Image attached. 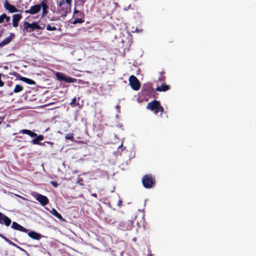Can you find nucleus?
<instances>
[{
	"label": "nucleus",
	"instance_id": "nucleus-1",
	"mask_svg": "<svg viewBox=\"0 0 256 256\" xmlns=\"http://www.w3.org/2000/svg\"><path fill=\"white\" fill-rule=\"evenodd\" d=\"M72 1H60L58 6V12L61 16H66L71 10Z\"/></svg>",
	"mask_w": 256,
	"mask_h": 256
},
{
	"label": "nucleus",
	"instance_id": "nucleus-2",
	"mask_svg": "<svg viewBox=\"0 0 256 256\" xmlns=\"http://www.w3.org/2000/svg\"><path fill=\"white\" fill-rule=\"evenodd\" d=\"M20 133H22L23 134H26L34 138L36 137V138H34L30 142L32 144H38V142H40V140H42L44 139V136L42 134H40L38 136L37 134L26 129H24L20 131Z\"/></svg>",
	"mask_w": 256,
	"mask_h": 256
},
{
	"label": "nucleus",
	"instance_id": "nucleus-3",
	"mask_svg": "<svg viewBox=\"0 0 256 256\" xmlns=\"http://www.w3.org/2000/svg\"><path fill=\"white\" fill-rule=\"evenodd\" d=\"M24 30H26L27 32H30L34 30L38 29L42 30L44 28L45 25L43 24V27L41 28V26L38 25L36 22H32V24L29 23L28 22H24Z\"/></svg>",
	"mask_w": 256,
	"mask_h": 256
},
{
	"label": "nucleus",
	"instance_id": "nucleus-4",
	"mask_svg": "<svg viewBox=\"0 0 256 256\" xmlns=\"http://www.w3.org/2000/svg\"><path fill=\"white\" fill-rule=\"evenodd\" d=\"M142 183L145 188H150L155 185V180L151 174H146L142 178Z\"/></svg>",
	"mask_w": 256,
	"mask_h": 256
},
{
	"label": "nucleus",
	"instance_id": "nucleus-5",
	"mask_svg": "<svg viewBox=\"0 0 256 256\" xmlns=\"http://www.w3.org/2000/svg\"><path fill=\"white\" fill-rule=\"evenodd\" d=\"M129 82L132 88L134 90H138L140 88V84L138 79L134 76L132 75L129 78Z\"/></svg>",
	"mask_w": 256,
	"mask_h": 256
},
{
	"label": "nucleus",
	"instance_id": "nucleus-6",
	"mask_svg": "<svg viewBox=\"0 0 256 256\" xmlns=\"http://www.w3.org/2000/svg\"><path fill=\"white\" fill-rule=\"evenodd\" d=\"M55 76L56 77V78L58 80H62L64 81L67 82H76V79L75 78H72V77H66L64 74L60 72H56L55 74Z\"/></svg>",
	"mask_w": 256,
	"mask_h": 256
},
{
	"label": "nucleus",
	"instance_id": "nucleus-7",
	"mask_svg": "<svg viewBox=\"0 0 256 256\" xmlns=\"http://www.w3.org/2000/svg\"><path fill=\"white\" fill-rule=\"evenodd\" d=\"M160 104L159 101L157 100H154L148 102L146 106V108L150 110L151 111L154 112L155 114H158V109Z\"/></svg>",
	"mask_w": 256,
	"mask_h": 256
},
{
	"label": "nucleus",
	"instance_id": "nucleus-8",
	"mask_svg": "<svg viewBox=\"0 0 256 256\" xmlns=\"http://www.w3.org/2000/svg\"><path fill=\"white\" fill-rule=\"evenodd\" d=\"M36 200L43 206L46 205L48 202V198L44 195L36 192L34 196Z\"/></svg>",
	"mask_w": 256,
	"mask_h": 256
},
{
	"label": "nucleus",
	"instance_id": "nucleus-9",
	"mask_svg": "<svg viewBox=\"0 0 256 256\" xmlns=\"http://www.w3.org/2000/svg\"><path fill=\"white\" fill-rule=\"evenodd\" d=\"M116 4L117 3L114 2V1H106L105 3L104 4V6H105V10L108 12H111L114 10Z\"/></svg>",
	"mask_w": 256,
	"mask_h": 256
},
{
	"label": "nucleus",
	"instance_id": "nucleus-10",
	"mask_svg": "<svg viewBox=\"0 0 256 256\" xmlns=\"http://www.w3.org/2000/svg\"><path fill=\"white\" fill-rule=\"evenodd\" d=\"M11 220L7 216H6L3 213L0 212V224H4L6 226H10L11 224Z\"/></svg>",
	"mask_w": 256,
	"mask_h": 256
},
{
	"label": "nucleus",
	"instance_id": "nucleus-11",
	"mask_svg": "<svg viewBox=\"0 0 256 256\" xmlns=\"http://www.w3.org/2000/svg\"><path fill=\"white\" fill-rule=\"evenodd\" d=\"M41 10V6L40 4H36L32 6L30 10H26V13L30 14H34L38 13Z\"/></svg>",
	"mask_w": 256,
	"mask_h": 256
},
{
	"label": "nucleus",
	"instance_id": "nucleus-12",
	"mask_svg": "<svg viewBox=\"0 0 256 256\" xmlns=\"http://www.w3.org/2000/svg\"><path fill=\"white\" fill-rule=\"evenodd\" d=\"M4 6L10 13L16 12L18 10L14 5L10 4L8 1H5Z\"/></svg>",
	"mask_w": 256,
	"mask_h": 256
},
{
	"label": "nucleus",
	"instance_id": "nucleus-13",
	"mask_svg": "<svg viewBox=\"0 0 256 256\" xmlns=\"http://www.w3.org/2000/svg\"><path fill=\"white\" fill-rule=\"evenodd\" d=\"M15 37V34L13 33H10V35L4 38L2 42H0V47L2 48L4 46L8 44Z\"/></svg>",
	"mask_w": 256,
	"mask_h": 256
},
{
	"label": "nucleus",
	"instance_id": "nucleus-14",
	"mask_svg": "<svg viewBox=\"0 0 256 256\" xmlns=\"http://www.w3.org/2000/svg\"><path fill=\"white\" fill-rule=\"evenodd\" d=\"M22 18L21 14H15L12 16V25L14 27H17L18 26L20 20Z\"/></svg>",
	"mask_w": 256,
	"mask_h": 256
},
{
	"label": "nucleus",
	"instance_id": "nucleus-15",
	"mask_svg": "<svg viewBox=\"0 0 256 256\" xmlns=\"http://www.w3.org/2000/svg\"><path fill=\"white\" fill-rule=\"evenodd\" d=\"M46 2V1H42V2L40 4L41 8L42 10V17L45 16L48 14V6Z\"/></svg>",
	"mask_w": 256,
	"mask_h": 256
},
{
	"label": "nucleus",
	"instance_id": "nucleus-16",
	"mask_svg": "<svg viewBox=\"0 0 256 256\" xmlns=\"http://www.w3.org/2000/svg\"><path fill=\"white\" fill-rule=\"evenodd\" d=\"M160 86H158L156 90L158 92H166L170 89L169 85L166 84L165 83H160Z\"/></svg>",
	"mask_w": 256,
	"mask_h": 256
},
{
	"label": "nucleus",
	"instance_id": "nucleus-17",
	"mask_svg": "<svg viewBox=\"0 0 256 256\" xmlns=\"http://www.w3.org/2000/svg\"><path fill=\"white\" fill-rule=\"evenodd\" d=\"M28 236L32 239L39 240L41 238V234L36 232L32 231L28 233Z\"/></svg>",
	"mask_w": 256,
	"mask_h": 256
},
{
	"label": "nucleus",
	"instance_id": "nucleus-18",
	"mask_svg": "<svg viewBox=\"0 0 256 256\" xmlns=\"http://www.w3.org/2000/svg\"><path fill=\"white\" fill-rule=\"evenodd\" d=\"M18 76L19 79L22 82L31 85H34L36 84V82L34 80L27 78L23 77L20 76V74H18Z\"/></svg>",
	"mask_w": 256,
	"mask_h": 256
},
{
	"label": "nucleus",
	"instance_id": "nucleus-19",
	"mask_svg": "<svg viewBox=\"0 0 256 256\" xmlns=\"http://www.w3.org/2000/svg\"><path fill=\"white\" fill-rule=\"evenodd\" d=\"M50 212L52 215L54 216L56 218H58L59 220H60L62 221L64 220L62 216V215L60 214H59L55 208H52V210L50 211Z\"/></svg>",
	"mask_w": 256,
	"mask_h": 256
},
{
	"label": "nucleus",
	"instance_id": "nucleus-20",
	"mask_svg": "<svg viewBox=\"0 0 256 256\" xmlns=\"http://www.w3.org/2000/svg\"><path fill=\"white\" fill-rule=\"evenodd\" d=\"M165 72H161L160 74V76L158 77V82L160 83H165L164 81L166 80V76H164Z\"/></svg>",
	"mask_w": 256,
	"mask_h": 256
},
{
	"label": "nucleus",
	"instance_id": "nucleus-21",
	"mask_svg": "<svg viewBox=\"0 0 256 256\" xmlns=\"http://www.w3.org/2000/svg\"><path fill=\"white\" fill-rule=\"evenodd\" d=\"M0 236L3 238L6 242L8 243L10 245L13 246H17L18 247L16 244H15L14 242H12L10 240L6 238V236H4L3 235L0 234Z\"/></svg>",
	"mask_w": 256,
	"mask_h": 256
},
{
	"label": "nucleus",
	"instance_id": "nucleus-22",
	"mask_svg": "<svg viewBox=\"0 0 256 256\" xmlns=\"http://www.w3.org/2000/svg\"><path fill=\"white\" fill-rule=\"evenodd\" d=\"M23 89H24V88L22 86L20 85V84H16L15 86L14 92L15 93H18V92H22L23 90Z\"/></svg>",
	"mask_w": 256,
	"mask_h": 256
},
{
	"label": "nucleus",
	"instance_id": "nucleus-23",
	"mask_svg": "<svg viewBox=\"0 0 256 256\" xmlns=\"http://www.w3.org/2000/svg\"><path fill=\"white\" fill-rule=\"evenodd\" d=\"M84 22V18H76L74 20V21L72 22V24H82Z\"/></svg>",
	"mask_w": 256,
	"mask_h": 256
},
{
	"label": "nucleus",
	"instance_id": "nucleus-24",
	"mask_svg": "<svg viewBox=\"0 0 256 256\" xmlns=\"http://www.w3.org/2000/svg\"><path fill=\"white\" fill-rule=\"evenodd\" d=\"M65 138L66 140H70L71 141H72L74 140V134L72 133H70L66 134V136H65Z\"/></svg>",
	"mask_w": 256,
	"mask_h": 256
},
{
	"label": "nucleus",
	"instance_id": "nucleus-25",
	"mask_svg": "<svg viewBox=\"0 0 256 256\" xmlns=\"http://www.w3.org/2000/svg\"><path fill=\"white\" fill-rule=\"evenodd\" d=\"M20 226V224H19L18 223H17L16 222H14L12 223V228L14 230H18Z\"/></svg>",
	"mask_w": 256,
	"mask_h": 256
},
{
	"label": "nucleus",
	"instance_id": "nucleus-26",
	"mask_svg": "<svg viewBox=\"0 0 256 256\" xmlns=\"http://www.w3.org/2000/svg\"><path fill=\"white\" fill-rule=\"evenodd\" d=\"M132 222L130 221L126 222L124 224L126 225V230H130L132 228Z\"/></svg>",
	"mask_w": 256,
	"mask_h": 256
},
{
	"label": "nucleus",
	"instance_id": "nucleus-27",
	"mask_svg": "<svg viewBox=\"0 0 256 256\" xmlns=\"http://www.w3.org/2000/svg\"><path fill=\"white\" fill-rule=\"evenodd\" d=\"M46 30L48 31H53L56 30V28L55 26H52L50 24L46 26Z\"/></svg>",
	"mask_w": 256,
	"mask_h": 256
},
{
	"label": "nucleus",
	"instance_id": "nucleus-28",
	"mask_svg": "<svg viewBox=\"0 0 256 256\" xmlns=\"http://www.w3.org/2000/svg\"><path fill=\"white\" fill-rule=\"evenodd\" d=\"M76 184L79 186H84V184L82 178H79V180L76 182Z\"/></svg>",
	"mask_w": 256,
	"mask_h": 256
},
{
	"label": "nucleus",
	"instance_id": "nucleus-29",
	"mask_svg": "<svg viewBox=\"0 0 256 256\" xmlns=\"http://www.w3.org/2000/svg\"><path fill=\"white\" fill-rule=\"evenodd\" d=\"M18 230H20L22 232H26L28 230L25 228H24L21 225H20Z\"/></svg>",
	"mask_w": 256,
	"mask_h": 256
},
{
	"label": "nucleus",
	"instance_id": "nucleus-30",
	"mask_svg": "<svg viewBox=\"0 0 256 256\" xmlns=\"http://www.w3.org/2000/svg\"><path fill=\"white\" fill-rule=\"evenodd\" d=\"M158 112H160L161 113H162L164 112V108L161 106L160 104L158 109Z\"/></svg>",
	"mask_w": 256,
	"mask_h": 256
},
{
	"label": "nucleus",
	"instance_id": "nucleus-31",
	"mask_svg": "<svg viewBox=\"0 0 256 256\" xmlns=\"http://www.w3.org/2000/svg\"><path fill=\"white\" fill-rule=\"evenodd\" d=\"M4 14H1L0 16V24L3 23L4 22L5 18H4Z\"/></svg>",
	"mask_w": 256,
	"mask_h": 256
},
{
	"label": "nucleus",
	"instance_id": "nucleus-32",
	"mask_svg": "<svg viewBox=\"0 0 256 256\" xmlns=\"http://www.w3.org/2000/svg\"><path fill=\"white\" fill-rule=\"evenodd\" d=\"M76 97L74 98L72 100L71 102H70V104L72 106H74V104L76 103Z\"/></svg>",
	"mask_w": 256,
	"mask_h": 256
},
{
	"label": "nucleus",
	"instance_id": "nucleus-33",
	"mask_svg": "<svg viewBox=\"0 0 256 256\" xmlns=\"http://www.w3.org/2000/svg\"><path fill=\"white\" fill-rule=\"evenodd\" d=\"M4 18H5V20L6 21V22H9L10 20V16H7L6 14H4Z\"/></svg>",
	"mask_w": 256,
	"mask_h": 256
},
{
	"label": "nucleus",
	"instance_id": "nucleus-34",
	"mask_svg": "<svg viewBox=\"0 0 256 256\" xmlns=\"http://www.w3.org/2000/svg\"><path fill=\"white\" fill-rule=\"evenodd\" d=\"M50 184L54 187L56 188L58 186V184L56 182L54 181H51Z\"/></svg>",
	"mask_w": 256,
	"mask_h": 256
},
{
	"label": "nucleus",
	"instance_id": "nucleus-35",
	"mask_svg": "<svg viewBox=\"0 0 256 256\" xmlns=\"http://www.w3.org/2000/svg\"><path fill=\"white\" fill-rule=\"evenodd\" d=\"M45 143L44 142H38V144H37L40 146H45Z\"/></svg>",
	"mask_w": 256,
	"mask_h": 256
},
{
	"label": "nucleus",
	"instance_id": "nucleus-36",
	"mask_svg": "<svg viewBox=\"0 0 256 256\" xmlns=\"http://www.w3.org/2000/svg\"><path fill=\"white\" fill-rule=\"evenodd\" d=\"M4 30V29L0 26V37L2 36Z\"/></svg>",
	"mask_w": 256,
	"mask_h": 256
},
{
	"label": "nucleus",
	"instance_id": "nucleus-37",
	"mask_svg": "<svg viewBox=\"0 0 256 256\" xmlns=\"http://www.w3.org/2000/svg\"><path fill=\"white\" fill-rule=\"evenodd\" d=\"M46 142V143L49 144L52 148L53 147V146L54 144V142H46H46Z\"/></svg>",
	"mask_w": 256,
	"mask_h": 256
},
{
	"label": "nucleus",
	"instance_id": "nucleus-38",
	"mask_svg": "<svg viewBox=\"0 0 256 256\" xmlns=\"http://www.w3.org/2000/svg\"><path fill=\"white\" fill-rule=\"evenodd\" d=\"M1 74H0V87H2L4 86V82L1 80Z\"/></svg>",
	"mask_w": 256,
	"mask_h": 256
},
{
	"label": "nucleus",
	"instance_id": "nucleus-39",
	"mask_svg": "<svg viewBox=\"0 0 256 256\" xmlns=\"http://www.w3.org/2000/svg\"><path fill=\"white\" fill-rule=\"evenodd\" d=\"M92 196L96 198H97V194L96 193L92 194Z\"/></svg>",
	"mask_w": 256,
	"mask_h": 256
},
{
	"label": "nucleus",
	"instance_id": "nucleus-40",
	"mask_svg": "<svg viewBox=\"0 0 256 256\" xmlns=\"http://www.w3.org/2000/svg\"><path fill=\"white\" fill-rule=\"evenodd\" d=\"M58 18H54V17H52V18H51V20H58Z\"/></svg>",
	"mask_w": 256,
	"mask_h": 256
},
{
	"label": "nucleus",
	"instance_id": "nucleus-41",
	"mask_svg": "<svg viewBox=\"0 0 256 256\" xmlns=\"http://www.w3.org/2000/svg\"><path fill=\"white\" fill-rule=\"evenodd\" d=\"M78 10H76L74 11V13H78Z\"/></svg>",
	"mask_w": 256,
	"mask_h": 256
},
{
	"label": "nucleus",
	"instance_id": "nucleus-42",
	"mask_svg": "<svg viewBox=\"0 0 256 256\" xmlns=\"http://www.w3.org/2000/svg\"><path fill=\"white\" fill-rule=\"evenodd\" d=\"M130 5L128 6V8H130Z\"/></svg>",
	"mask_w": 256,
	"mask_h": 256
},
{
	"label": "nucleus",
	"instance_id": "nucleus-43",
	"mask_svg": "<svg viewBox=\"0 0 256 256\" xmlns=\"http://www.w3.org/2000/svg\"><path fill=\"white\" fill-rule=\"evenodd\" d=\"M120 202H121L120 200V201H119V204H120Z\"/></svg>",
	"mask_w": 256,
	"mask_h": 256
},
{
	"label": "nucleus",
	"instance_id": "nucleus-44",
	"mask_svg": "<svg viewBox=\"0 0 256 256\" xmlns=\"http://www.w3.org/2000/svg\"><path fill=\"white\" fill-rule=\"evenodd\" d=\"M120 202H121L120 200V201H119V204H120Z\"/></svg>",
	"mask_w": 256,
	"mask_h": 256
}]
</instances>
